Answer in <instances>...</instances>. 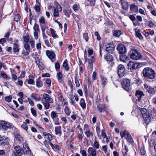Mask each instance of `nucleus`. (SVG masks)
Wrapping results in <instances>:
<instances>
[{"mask_svg":"<svg viewBox=\"0 0 156 156\" xmlns=\"http://www.w3.org/2000/svg\"><path fill=\"white\" fill-rule=\"evenodd\" d=\"M64 111L66 114L68 116L71 113L69 108L67 106L65 107L64 109Z\"/></svg>","mask_w":156,"mask_h":156,"instance_id":"obj_37","label":"nucleus"},{"mask_svg":"<svg viewBox=\"0 0 156 156\" xmlns=\"http://www.w3.org/2000/svg\"><path fill=\"white\" fill-rule=\"evenodd\" d=\"M56 8H54L53 11V16L54 17H58L59 16V12L62 11V9L60 5L57 3Z\"/></svg>","mask_w":156,"mask_h":156,"instance_id":"obj_5","label":"nucleus"},{"mask_svg":"<svg viewBox=\"0 0 156 156\" xmlns=\"http://www.w3.org/2000/svg\"><path fill=\"white\" fill-rule=\"evenodd\" d=\"M125 73V68L124 66L121 64L119 65L118 67V74L120 77H122Z\"/></svg>","mask_w":156,"mask_h":156,"instance_id":"obj_9","label":"nucleus"},{"mask_svg":"<svg viewBox=\"0 0 156 156\" xmlns=\"http://www.w3.org/2000/svg\"><path fill=\"white\" fill-rule=\"evenodd\" d=\"M143 74L145 78L150 79H153L155 74L154 71L150 67L145 68L143 70Z\"/></svg>","mask_w":156,"mask_h":156,"instance_id":"obj_1","label":"nucleus"},{"mask_svg":"<svg viewBox=\"0 0 156 156\" xmlns=\"http://www.w3.org/2000/svg\"><path fill=\"white\" fill-rule=\"evenodd\" d=\"M95 0H85V4L86 5L94 6L95 5Z\"/></svg>","mask_w":156,"mask_h":156,"instance_id":"obj_23","label":"nucleus"},{"mask_svg":"<svg viewBox=\"0 0 156 156\" xmlns=\"http://www.w3.org/2000/svg\"><path fill=\"white\" fill-rule=\"evenodd\" d=\"M68 66L67 61L66 59L62 65V66L63 67L65 68L66 71H68L69 69V68Z\"/></svg>","mask_w":156,"mask_h":156,"instance_id":"obj_32","label":"nucleus"},{"mask_svg":"<svg viewBox=\"0 0 156 156\" xmlns=\"http://www.w3.org/2000/svg\"><path fill=\"white\" fill-rule=\"evenodd\" d=\"M151 116L152 118L154 117H156V110L153 109L151 110Z\"/></svg>","mask_w":156,"mask_h":156,"instance_id":"obj_46","label":"nucleus"},{"mask_svg":"<svg viewBox=\"0 0 156 156\" xmlns=\"http://www.w3.org/2000/svg\"><path fill=\"white\" fill-rule=\"evenodd\" d=\"M104 58L107 61L111 62L113 60V57L109 54H107L104 55Z\"/></svg>","mask_w":156,"mask_h":156,"instance_id":"obj_24","label":"nucleus"},{"mask_svg":"<svg viewBox=\"0 0 156 156\" xmlns=\"http://www.w3.org/2000/svg\"><path fill=\"white\" fill-rule=\"evenodd\" d=\"M128 134H129V133L126 130H125L123 131H121L120 132V135L122 138H123L124 137L126 136V135L127 136Z\"/></svg>","mask_w":156,"mask_h":156,"instance_id":"obj_40","label":"nucleus"},{"mask_svg":"<svg viewBox=\"0 0 156 156\" xmlns=\"http://www.w3.org/2000/svg\"><path fill=\"white\" fill-rule=\"evenodd\" d=\"M46 54L48 57L50 59H53L55 57V53L52 51L46 50Z\"/></svg>","mask_w":156,"mask_h":156,"instance_id":"obj_15","label":"nucleus"},{"mask_svg":"<svg viewBox=\"0 0 156 156\" xmlns=\"http://www.w3.org/2000/svg\"><path fill=\"white\" fill-rule=\"evenodd\" d=\"M97 109L100 112L105 111V105L103 104H98L97 106Z\"/></svg>","mask_w":156,"mask_h":156,"instance_id":"obj_26","label":"nucleus"},{"mask_svg":"<svg viewBox=\"0 0 156 156\" xmlns=\"http://www.w3.org/2000/svg\"><path fill=\"white\" fill-rule=\"evenodd\" d=\"M61 126H56L55 127V131L56 135L60 136L62 135V132L61 130Z\"/></svg>","mask_w":156,"mask_h":156,"instance_id":"obj_21","label":"nucleus"},{"mask_svg":"<svg viewBox=\"0 0 156 156\" xmlns=\"http://www.w3.org/2000/svg\"><path fill=\"white\" fill-rule=\"evenodd\" d=\"M140 152L141 154L143 155H145L146 153L144 147L143 145L142 146V147L140 149Z\"/></svg>","mask_w":156,"mask_h":156,"instance_id":"obj_43","label":"nucleus"},{"mask_svg":"<svg viewBox=\"0 0 156 156\" xmlns=\"http://www.w3.org/2000/svg\"><path fill=\"white\" fill-rule=\"evenodd\" d=\"M119 3L121 4L122 9L127 10L129 8V4L126 0H120Z\"/></svg>","mask_w":156,"mask_h":156,"instance_id":"obj_16","label":"nucleus"},{"mask_svg":"<svg viewBox=\"0 0 156 156\" xmlns=\"http://www.w3.org/2000/svg\"><path fill=\"white\" fill-rule=\"evenodd\" d=\"M106 51L109 53H112L114 51V46L111 44H108L106 45Z\"/></svg>","mask_w":156,"mask_h":156,"instance_id":"obj_13","label":"nucleus"},{"mask_svg":"<svg viewBox=\"0 0 156 156\" xmlns=\"http://www.w3.org/2000/svg\"><path fill=\"white\" fill-rule=\"evenodd\" d=\"M39 22L40 23V25H44V24H45V19L43 16H42L39 18Z\"/></svg>","mask_w":156,"mask_h":156,"instance_id":"obj_35","label":"nucleus"},{"mask_svg":"<svg viewBox=\"0 0 156 156\" xmlns=\"http://www.w3.org/2000/svg\"><path fill=\"white\" fill-rule=\"evenodd\" d=\"M97 73L95 72H94L92 74V78L93 80H96L98 78L97 75Z\"/></svg>","mask_w":156,"mask_h":156,"instance_id":"obj_59","label":"nucleus"},{"mask_svg":"<svg viewBox=\"0 0 156 156\" xmlns=\"http://www.w3.org/2000/svg\"><path fill=\"white\" fill-rule=\"evenodd\" d=\"M30 52V50H26L25 51V50H23L22 53L23 55L26 56L28 55Z\"/></svg>","mask_w":156,"mask_h":156,"instance_id":"obj_55","label":"nucleus"},{"mask_svg":"<svg viewBox=\"0 0 156 156\" xmlns=\"http://www.w3.org/2000/svg\"><path fill=\"white\" fill-rule=\"evenodd\" d=\"M145 89L148 93L152 95L154 94L156 92V87H151L147 83L144 84Z\"/></svg>","mask_w":156,"mask_h":156,"instance_id":"obj_8","label":"nucleus"},{"mask_svg":"<svg viewBox=\"0 0 156 156\" xmlns=\"http://www.w3.org/2000/svg\"><path fill=\"white\" fill-rule=\"evenodd\" d=\"M72 8L74 11L76 12L79 10L80 5L79 4H74L73 5Z\"/></svg>","mask_w":156,"mask_h":156,"instance_id":"obj_39","label":"nucleus"},{"mask_svg":"<svg viewBox=\"0 0 156 156\" xmlns=\"http://www.w3.org/2000/svg\"><path fill=\"white\" fill-rule=\"evenodd\" d=\"M100 81L102 87L104 88L108 83V80L107 78L103 76H100Z\"/></svg>","mask_w":156,"mask_h":156,"instance_id":"obj_17","label":"nucleus"},{"mask_svg":"<svg viewBox=\"0 0 156 156\" xmlns=\"http://www.w3.org/2000/svg\"><path fill=\"white\" fill-rule=\"evenodd\" d=\"M41 76H39L38 79L36 80V85L37 87H40L42 86L43 83L41 80Z\"/></svg>","mask_w":156,"mask_h":156,"instance_id":"obj_29","label":"nucleus"},{"mask_svg":"<svg viewBox=\"0 0 156 156\" xmlns=\"http://www.w3.org/2000/svg\"><path fill=\"white\" fill-rule=\"evenodd\" d=\"M87 152L91 156H97L96 151L95 148L92 147L88 148L87 150Z\"/></svg>","mask_w":156,"mask_h":156,"instance_id":"obj_18","label":"nucleus"},{"mask_svg":"<svg viewBox=\"0 0 156 156\" xmlns=\"http://www.w3.org/2000/svg\"><path fill=\"white\" fill-rule=\"evenodd\" d=\"M23 38L25 42L27 43L29 41L30 37L29 35H27L26 36H23Z\"/></svg>","mask_w":156,"mask_h":156,"instance_id":"obj_48","label":"nucleus"},{"mask_svg":"<svg viewBox=\"0 0 156 156\" xmlns=\"http://www.w3.org/2000/svg\"><path fill=\"white\" fill-rule=\"evenodd\" d=\"M21 127L26 131H27L28 129L27 125L26 122H23L22 125H21Z\"/></svg>","mask_w":156,"mask_h":156,"instance_id":"obj_50","label":"nucleus"},{"mask_svg":"<svg viewBox=\"0 0 156 156\" xmlns=\"http://www.w3.org/2000/svg\"><path fill=\"white\" fill-rule=\"evenodd\" d=\"M51 116L54 122V124L56 125L60 124L58 122L59 118L58 117L57 113L54 111H52L51 113Z\"/></svg>","mask_w":156,"mask_h":156,"instance_id":"obj_10","label":"nucleus"},{"mask_svg":"<svg viewBox=\"0 0 156 156\" xmlns=\"http://www.w3.org/2000/svg\"><path fill=\"white\" fill-rule=\"evenodd\" d=\"M53 102V100L52 98L46 94H43L42 98H41V102H49L52 103Z\"/></svg>","mask_w":156,"mask_h":156,"instance_id":"obj_7","label":"nucleus"},{"mask_svg":"<svg viewBox=\"0 0 156 156\" xmlns=\"http://www.w3.org/2000/svg\"><path fill=\"white\" fill-rule=\"evenodd\" d=\"M15 137L16 139L20 141H21L23 140V138L19 134H17L16 135Z\"/></svg>","mask_w":156,"mask_h":156,"instance_id":"obj_51","label":"nucleus"},{"mask_svg":"<svg viewBox=\"0 0 156 156\" xmlns=\"http://www.w3.org/2000/svg\"><path fill=\"white\" fill-rule=\"evenodd\" d=\"M129 69H130L131 71L136 69V62L129 61L127 64Z\"/></svg>","mask_w":156,"mask_h":156,"instance_id":"obj_12","label":"nucleus"},{"mask_svg":"<svg viewBox=\"0 0 156 156\" xmlns=\"http://www.w3.org/2000/svg\"><path fill=\"white\" fill-rule=\"evenodd\" d=\"M84 133L87 137H89L90 136L92 137L93 136V133L90 132L89 130L85 132Z\"/></svg>","mask_w":156,"mask_h":156,"instance_id":"obj_41","label":"nucleus"},{"mask_svg":"<svg viewBox=\"0 0 156 156\" xmlns=\"http://www.w3.org/2000/svg\"><path fill=\"white\" fill-rule=\"evenodd\" d=\"M136 106L134 105L133 107L132 111L131 112V114L133 116H136Z\"/></svg>","mask_w":156,"mask_h":156,"instance_id":"obj_38","label":"nucleus"},{"mask_svg":"<svg viewBox=\"0 0 156 156\" xmlns=\"http://www.w3.org/2000/svg\"><path fill=\"white\" fill-rule=\"evenodd\" d=\"M14 150L12 153V156H21L24 153V151L21 147L16 146L14 147Z\"/></svg>","mask_w":156,"mask_h":156,"instance_id":"obj_4","label":"nucleus"},{"mask_svg":"<svg viewBox=\"0 0 156 156\" xmlns=\"http://www.w3.org/2000/svg\"><path fill=\"white\" fill-rule=\"evenodd\" d=\"M5 100L8 102H10L12 100V97L11 96H7L5 97Z\"/></svg>","mask_w":156,"mask_h":156,"instance_id":"obj_64","label":"nucleus"},{"mask_svg":"<svg viewBox=\"0 0 156 156\" xmlns=\"http://www.w3.org/2000/svg\"><path fill=\"white\" fill-rule=\"evenodd\" d=\"M50 30L51 34L53 38H56L58 37V36L55 34V31L53 29L51 28L50 29Z\"/></svg>","mask_w":156,"mask_h":156,"instance_id":"obj_34","label":"nucleus"},{"mask_svg":"<svg viewBox=\"0 0 156 156\" xmlns=\"http://www.w3.org/2000/svg\"><path fill=\"white\" fill-rule=\"evenodd\" d=\"M128 57L125 55H120V60L124 62H126L128 61Z\"/></svg>","mask_w":156,"mask_h":156,"instance_id":"obj_31","label":"nucleus"},{"mask_svg":"<svg viewBox=\"0 0 156 156\" xmlns=\"http://www.w3.org/2000/svg\"><path fill=\"white\" fill-rule=\"evenodd\" d=\"M122 86L125 90L128 91L131 89L130 80L127 79H124L121 80Z\"/></svg>","mask_w":156,"mask_h":156,"instance_id":"obj_3","label":"nucleus"},{"mask_svg":"<svg viewBox=\"0 0 156 156\" xmlns=\"http://www.w3.org/2000/svg\"><path fill=\"white\" fill-rule=\"evenodd\" d=\"M55 67L57 71H59L60 68V65L58 62H57L55 64Z\"/></svg>","mask_w":156,"mask_h":156,"instance_id":"obj_62","label":"nucleus"},{"mask_svg":"<svg viewBox=\"0 0 156 156\" xmlns=\"http://www.w3.org/2000/svg\"><path fill=\"white\" fill-rule=\"evenodd\" d=\"M8 142L7 139L4 140H2L0 142V144L1 145H5L7 144Z\"/></svg>","mask_w":156,"mask_h":156,"instance_id":"obj_63","label":"nucleus"},{"mask_svg":"<svg viewBox=\"0 0 156 156\" xmlns=\"http://www.w3.org/2000/svg\"><path fill=\"white\" fill-rule=\"evenodd\" d=\"M35 63L37 65L38 67L41 70L44 69V65L42 62H40L39 58L38 57L35 58Z\"/></svg>","mask_w":156,"mask_h":156,"instance_id":"obj_19","label":"nucleus"},{"mask_svg":"<svg viewBox=\"0 0 156 156\" xmlns=\"http://www.w3.org/2000/svg\"><path fill=\"white\" fill-rule=\"evenodd\" d=\"M130 58L134 60H136V50L134 49L131 50L129 53Z\"/></svg>","mask_w":156,"mask_h":156,"instance_id":"obj_14","label":"nucleus"},{"mask_svg":"<svg viewBox=\"0 0 156 156\" xmlns=\"http://www.w3.org/2000/svg\"><path fill=\"white\" fill-rule=\"evenodd\" d=\"M33 29L34 31H40L39 27L38 24L35 23Z\"/></svg>","mask_w":156,"mask_h":156,"instance_id":"obj_42","label":"nucleus"},{"mask_svg":"<svg viewBox=\"0 0 156 156\" xmlns=\"http://www.w3.org/2000/svg\"><path fill=\"white\" fill-rule=\"evenodd\" d=\"M138 109L141 113L146 124H148L150 122L151 119V115H149V113L147 112L146 109L144 108H139Z\"/></svg>","mask_w":156,"mask_h":156,"instance_id":"obj_2","label":"nucleus"},{"mask_svg":"<svg viewBox=\"0 0 156 156\" xmlns=\"http://www.w3.org/2000/svg\"><path fill=\"white\" fill-rule=\"evenodd\" d=\"M63 12L65 15L68 18H69L70 15L71 14L72 11L71 9H63Z\"/></svg>","mask_w":156,"mask_h":156,"instance_id":"obj_28","label":"nucleus"},{"mask_svg":"<svg viewBox=\"0 0 156 156\" xmlns=\"http://www.w3.org/2000/svg\"><path fill=\"white\" fill-rule=\"evenodd\" d=\"M30 111L34 116H37L36 112L33 108H30Z\"/></svg>","mask_w":156,"mask_h":156,"instance_id":"obj_60","label":"nucleus"},{"mask_svg":"<svg viewBox=\"0 0 156 156\" xmlns=\"http://www.w3.org/2000/svg\"><path fill=\"white\" fill-rule=\"evenodd\" d=\"M30 43L31 44V47L33 48L35 46V42L33 38H31L30 40Z\"/></svg>","mask_w":156,"mask_h":156,"instance_id":"obj_57","label":"nucleus"},{"mask_svg":"<svg viewBox=\"0 0 156 156\" xmlns=\"http://www.w3.org/2000/svg\"><path fill=\"white\" fill-rule=\"evenodd\" d=\"M40 27L41 28L42 33H45V31L47 27V26L45 25H40Z\"/></svg>","mask_w":156,"mask_h":156,"instance_id":"obj_58","label":"nucleus"},{"mask_svg":"<svg viewBox=\"0 0 156 156\" xmlns=\"http://www.w3.org/2000/svg\"><path fill=\"white\" fill-rule=\"evenodd\" d=\"M11 127V124L8 122L3 121H0V130H6Z\"/></svg>","mask_w":156,"mask_h":156,"instance_id":"obj_6","label":"nucleus"},{"mask_svg":"<svg viewBox=\"0 0 156 156\" xmlns=\"http://www.w3.org/2000/svg\"><path fill=\"white\" fill-rule=\"evenodd\" d=\"M43 105H44V108H46V109H48L50 106V103L49 102H44L42 103Z\"/></svg>","mask_w":156,"mask_h":156,"instance_id":"obj_54","label":"nucleus"},{"mask_svg":"<svg viewBox=\"0 0 156 156\" xmlns=\"http://www.w3.org/2000/svg\"><path fill=\"white\" fill-rule=\"evenodd\" d=\"M125 138L127 141L129 143H132L133 141V140L132 138L131 135L129 134H128Z\"/></svg>","mask_w":156,"mask_h":156,"instance_id":"obj_36","label":"nucleus"},{"mask_svg":"<svg viewBox=\"0 0 156 156\" xmlns=\"http://www.w3.org/2000/svg\"><path fill=\"white\" fill-rule=\"evenodd\" d=\"M121 34V32L119 30L115 31L114 32V35L116 37H119Z\"/></svg>","mask_w":156,"mask_h":156,"instance_id":"obj_44","label":"nucleus"},{"mask_svg":"<svg viewBox=\"0 0 156 156\" xmlns=\"http://www.w3.org/2000/svg\"><path fill=\"white\" fill-rule=\"evenodd\" d=\"M57 77L59 83H61L62 80L63 75L62 72H60L57 74Z\"/></svg>","mask_w":156,"mask_h":156,"instance_id":"obj_30","label":"nucleus"},{"mask_svg":"<svg viewBox=\"0 0 156 156\" xmlns=\"http://www.w3.org/2000/svg\"><path fill=\"white\" fill-rule=\"evenodd\" d=\"M31 151L30 149L29 148H27V149L25 150L24 151V153L25 154H26L27 155H29L30 154Z\"/></svg>","mask_w":156,"mask_h":156,"instance_id":"obj_61","label":"nucleus"},{"mask_svg":"<svg viewBox=\"0 0 156 156\" xmlns=\"http://www.w3.org/2000/svg\"><path fill=\"white\" fill-rule=\"evenodd\" d=\"M130 10L132 12H136V6L135 3L130 5Z\"/></svg>","mask_w":156,"mask_h":156,"instance_id":"obj_33","label":"nucleus"},{"mask_svg":"<svg viewBox=\"0 0 156 156\" xmlns=\"http://www.w3.org/2000/svg\"><path fill=\"white\" fill-rule=\"evenodd\" d=\"M144 94L143 91L140 90H137V98H138L139 101H140L143 96H144Z\"/></svg>","mask_w":156,"mask_h":156,"instance_id":"obj_27","label":"nucleus"},{"mask_svg":"<svg viewBox=\"0 0 156 156\" xmlns=\"http://www.w3.org/2000/svg\"><path fill=\"white\" fill-rule=\"evenodd\" d=\"M137 37L140 40H143V37L142 35L140 33V30H137Z\"/></svg>","mask_w":156,"mask_h":156,"instance_id":"obj_52","label":"nucleus"},{"mask_svg":"<svg viewBox=\"0 0 156 156\" xmlns=\"http://www.w3.org/2000/svg\"><path fill=\"white\" fill-rule=\"evenodd\" d=\"M14 20L15 21L18 22L20 21V16L19 14L15 15L14 16Z\"/></svg>","mask_w":156,"mask_h":156,"instance_id":"obj_45","label":"nucleus"},{"mask_svg":"<svg viewBox=\"0 0 156 156\" xmlns=\"http://www.w3.org/2000/svg\"><path fill=\"white\" fill-rule=\"evenodd\" d=\"M94 146V147L97 149H98L99 148V143L95 139Z\"/></svg>","mask_w":156,"mask_h":156,"instance_id":"obj_49","label":"nucleus"},{"mask_svg":"<svg viewBox=\"0 0 156 156\" xmlns=\"http://www.w3.org/2000/svg\"><path fill=\"white\" fill-rule=\"evenodd\" d=\"M83 38L86 42H87L88 41L89 37L88 34L87 33H84L83 34Z\"/></svg>","mask_w":156,"mask_h":156,"instance_id":"obj_53","label":"nucleus"},{"mask_svg":"<svg viewBox=\"0 0 156 156\" xmlns=\"http://www.w3.org/2000/svg\"><path fill=\"white\" fill-rule=\"evenodd\" d=\"M29 79L28 80H26V81H27L28 83L29 84L34 85V79L35 78V77L33 76V75H30L29 76Z\"/></svg>","mask_w":156,"mask_h":156,"instance_id":"obj_22","label":"nucleus"},{"mask_svg":"<svg viewBox=\"0 0 156 156\" xmlns=\"http://www.w3.org/2000/svg\"><path fill=\"white\" fill-rule=\"evenodd\" d=\"M117 50L118 52L120 54H124L126 51V49L125 46L122 44H120L118 45Z\"/></svg>","mask_w":156,"mask_h":156,"instance_id":"obj_11","label":"nucleus"},{"mask_svg":"<svg viewBox=\"0 0 156 156\" xmlns=\"http://www.w3.org/2000/svg\"><path fill=\"white\" fill-rule=\"evenodd\" d=\"M80 152L82 156H87L86 151L84 150H82L81 148Z\"/></svg>","mask_w":156,"mask_h":156,"instance_id":"obj_56","label":"nucleus"},{"mask_svg":"<svg viewBox=\"0 0 156 156\" xmlns=\"http://www.w3.org/2000/svg\"><path fill=\"white\" fill-rule=\"evenodd\" d=\"M79 104L81 108L83 110L85 109L86 107V104L84 99L82 98L80 99Z\"/></svg>","mask_w":156,"mask_h":156,"instance_id":"obj_25","label":"nucleus"},{"mask_svg":"<svg viewBox=\"0 0 156 156\" xmlns=\"http://www.w3.org/2000/svg\"><path fill=\"white\" fill-rule=\"evenodd\" d=\"M12 48L13 51L14 53H18L19 52L20 46L17 43H15L12 46Z\"/></svg>","mask_w":156,"mask_h":156,"instance_id":"obj_20","label":"nucleus"},{"mask_svg":"<svg viewBox=\"0 0 156 156\" xmlns=\"http://www.w3.org/2000/svg\"><path fill=\"white\" fill-rule=\"evenodd\" d=\"M75 82L77 87H78L80 86V84L79 83L78 78L76 76H75Z\"/></svg>","mask_w":156,"mask_h":156,"instance_id":"obj_47","label":"nucleus"}]
</instances>
